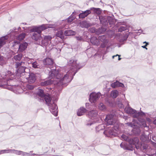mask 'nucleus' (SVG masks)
<instances>
[{"mask_svg": "<svg viewBox=\"0 0 156 156\" xmlns=\"http://www.w3.org/2000/svg\"><path fill=\"white\" fill-rule=\"evenodd\" d=\"M109 47H110L109 46H107L106 50L105 51H104V54H106L107 52L108 51V49L109 48Z\"/></svg>", "mask_w": 156, "mask_h": 156, "instance_id": "e2e57ef3", "label": "nucleus"}, {"mask_svg": "<svg viewBox=\"0 0 156 156\" xmlns=\"http://www.w3.org/2000/svg\"><path fill=\"white\" fill-rule=\"evenodd\" d=\"M90 10L92 11L91 13H94L98 15H100L101 14L102 10L99 8H95L94 7L90 8Z\"/></svg>", "mask_w": 156, "mask_h": 156, "instance_id": "5701e85b", "label": "nucleus"}, {"mask_svg": "<svg viewBox=\"0 0 156 156\" xmlns=\"http://www.w3.org/2000/svg\"><path fill=\"white\" fill-rule=\"evenodd\" d=\"M88 111V110L84 108L81 107L78 110L77 114L78 116H80L83 115L85 113Z\"/></svg>", "mask_w": 156, "mask_h": 156, "instance_id": "aec40b11", "label": "nucleus"}, {"mask_svg": "<svg viewBox=\"0 0 156 156\" xmlns=\"http://www.w3.org/2000/svg\"><path fill=\"white\" fill-rule=\"evenodd\" d=\"M28 44L26 42H24L20 44L18 51L20 52H22L27 48Z\"/></svg>", "mask_w": 156, "mask_h": 156, "instance_id": "a211bd4d", "label": "nucleus"}, {"mask_svg": "<svg viewBox=\"0 0 156 156\" xmlns=\"http://www.w3.org/2000/svg\"><path fill=\"white\" fill-rule=\"evenodd\" d=\"M126 124L128 126L133 128L135 127L136 126V125L134 123H132V122H128Z\"/></svg>", "mask_w": 156, "mask_h": 156, "instance_id": "5fc2aeb1", "label": "nucleus"}, {"mask_svg": "<svg viewBox=\"0 0 156 156\" xmlns=\"http://www.w3.org/2000/svg\"><path fill=\"white\" fill-rule=\"evenodd\" d=\"M55 35L57 37H59L62 39L64 38V34L62 30L58 31L56 33Z\"/></svg>", "mask_w": 156, "mask_h": 156, "instance_id": "2f4dec72", "label": "nucleus"}, {"mask_svg": "<svg viewBox=\"0 0 156 156\" xmlns=\"http://www.w3.org/2000/svg\"><path fill=\"white\" fill-rule=\"evenodd\" d=\"M32 67L36 69L38 68V65L36 61L33 62L32 63Z\"/></svg>", "mask_w": 156, "mask_h": 156, "instance_id": "6e6d98bb", "label": "nucleus"}, {"mask_svg": "<svg viewBox=\"0 0 156 156\" xmlns=\"http://www.w3.org/2000/svg\"><path fill=\"white\" fill-rule=\"evenodd\" d=\"M43 62L44 64L45 65H52L54 64L53 60L49 57H47L44 58L43 60Z\"/></svg>", "mask_w": 156, "mask_h": 156, "instance_id": "2eb2a0df", "label": "nucleus"}, {"mask_svg": "<svg viewBox=\"0 0 156 156\" xmlns=\"http://www.w3.org/2000/svg\"><path fill=\"white\" fill-rule=\"evenodd\" d=\"M152 139L155 142H156V135L153 136L152 137Z\"/></svg>", "mask_w": 156, "mask_h": 156, "instance_id": "774afa93", "label": "nucleus"}, {"mask_svg": "<svg viewBox=\"0 0 156 156\" xmlns=\"http://www.w3.org/2000/svg\"><path fill=\"white\" fill-rule=\"evenodd\" d=\"M22 55L21 54H18L17 55H15L14 56V58L16 60H20L22 57Z\"/></svg>", "mask_w": 156, "mask_h": 156, "instance_id": "79ce46f5", "label": "nucleus"}, {"mask_svg": "<svg viewBox=\"0 0 156 156\" xmlns=\"http://www.w3.org/2000/svg\"><path fill=\"white\" fill-rule=\"evenodd\" d=\"M121 137L122 139H123L124 140H127L128 141V140L129 138V137L125 135L122 134L121 136Z\"/></svg>", "mask_w": 156, "mask_h": 156, "instance_id": "603ef678", "label": "nucleus"}, {"mask_svg": "<svg viewBox=\"0 0 156 156\" xmlns=\"http://www.w3.org/2000/svg\"><path fill=\"white\" fill-rule=\"evenodd\" d=\"M76 39L78 41H81L82 40V38L80 36L76 37Z\"/></svg>", "mask_w": 156, "mask_h": 156, "instance_id": "338daca9", "label": "nucleus"}, {"mask_svg": "<svg viewBox=\"0 0 156 156\" xmlns=\"http://www.w3.org/2000/svg\"><path fill=\"white\" fill-rule=\"evenodd\" d=\"M58 100L57 98L53 99L52 100L53 103H50V105H49V108L50 112L53 115L55 116H57L58 115V106L55 104Z\"/></svg>", "mask_w": 156, "mask_h": 156, "instance_id": "7ed1b4c3", "label": "nucleus"}, {"mask_svg": "<svg viewBox=\"0 0 156 156\" xmlns=\"http://www.w3.org/2000/svg\"><path fill=\"white\" fill-rule=\"evenodd\" d=\"M101 96V93L98 92L96 93L95 92H92L90 95L89 100L91 103H94L98 100Z\"/></svg>", "mask_w": 156, "mask_h": 156, "instance_id": "0eeeda50", "label": "nucleus"}, {"mask_svg": "<svg viewBox=\"0 0 156 156\" xmlns=\"http://www.w3.org/2000/svg\"><path fill=\"white\" fill-rule=\"evenodd\" d=\"M28 83H34L35 80L36 75L35 74L32 73H30L29 76L27 78Z\"/></svg>", "mask_w": 156, "mask_h": 156, "instance_id": "ddd939ff", "label": "nucleus"}, {"mask_svg": "<svg viewBox=\"0 0 156 156\" xmlns=\"http://www.w3.org/2000/svg\"><path fill=\"white\" fill-rule=\"evenodd\" d=\"M128 142L129 144L132 145V146L134 145L136 149H140V146L139 144V140L138 137H130L128 140Z\"/></svg>", "mask_w": 156, "mask_h": 156, "instance_id": "39448f33", "label": "nucleus"}, {"mask_svg": "<svg viewBox=\"0 0 156 156\" xmlns=\"http://www.w3.org/2000/svg\"><path fill=\"white\" fill-rule=\"evenodd\" d=\"M119 92L117 90H115L111 91L110 96L113 98H116L118 96Z\"/></svg>", "mask_w": 156, "mask_h": 156, "instance_id": "473e14b6", "label": "nucleus"}, {"mask_svg": "<svg viewBox=\"0 0 156 156\" xmlns=\"http://www.w3.org/2000/svg\"><path fill=\"white\" fill-rule=\"evenodd\" d=\"M115 131L117 132L114 129L113 126H112V129L108 131L109 134L110 135H115Z\"/></svg>", "mask_w": 156, "mask_h": 156, "instance_id": "a18cd8bd", "label": "nucleus"}, {"mask_svg": "<svg viewBox=\"0 0 156 156\" xmlns=\"http://www.w3.org/2000/svg\"><path fill=\"white\" fill-rule=\"evenodd\" d=\"M125 110L126 113L133 115L135 114L137 112L136 110L133 109L131 107L128 108L126 109H125Z\"/></svg>", "mask_w": 156, "mask_h": 156, "instance_id": "bb28decb", "label": "nucleus"}, {"mask_svg": "<svg viewBox=\"0 0 156 156\" xmlns=\"http://www.w3.org/2000/svg\"><path fill=\"white\" fill-rule=\"evenodd\" d=\"M101 125H100L98 126H96L95 127L96 131L97 132H99L100 130H101L102 129V128H101Z\"/></svg>", "mask_w": 156, "mask_h": 156, "instance_id": "13d9d810", "label": "nucleus"}, {"mask_svg": "<svg viewBox=\"0 0 156 156\" xmlns=\"http://www.w3.org/2000/svg\"><path fill=\"white\" fill-rule=\"evenodd\" d=\"M22 155L23 156H24L25 155H27V156H31L33 155H36V154H30L28 153L25 152H23H23L22 153Z\"/></svg>", "mask_w": 156, "mask_h": 156, "instance_id": "864d4df0", "label": "nucleus"}, {"mask_svg": "<svg viewBox=\"0 0 156 156\" xmlns=\"http://www.w3.org/2000/svg\"><path fill=\"white\" fill-rule=\"evenodd\" d=\"M53 81L50 80L41 82L40 83V85L41 86L46 87V88H48L49 90H51L52 88L48 86L53 83Z\"/></svg>", "mask_w": 156, "mask_h": 156, "instance_id": "9b49d317", "label": "nucleus"}, {"mask_svg": "<svg viewBox=\"0 0 156 156\" xmlns=\"http://www.w3.org/2000/svg\"><path fill=\"white\" fill-rule=\"evenodd\" d=\"M26 68V67L25 66L17 68L16 70L17 74H21L23 73H25Z\"/></svg>", "mask_w": 156, "mask_h": 156, "instance_id": "393cba45", "label": "nucleus"}, {"mask_svg": "<svg viewBox=\"0 0 156 156\" xmlns=\"http://www.w3.org/2000/svg\"><path fill=\"white\" fill-rule=\"evenodd\" d=\"M47 27L48 28H52L54 27V25L52 24H46Z\"/></svg>", "mask_w": 156, "mask_h": 156, "instance_id": "bf43d9fd", "label": "nucleus"}, {"mask_svg": "<svg viewBox=\"0 0 156 156\" xmlns=\"http://www.w3.org/2000/svg\"><path fill=\"white\" fill-rule=\"evenodd\" d=\"M146 120L149 123H150L151 122V120L149 118H146Z\"/></svg>", "mask_w": 156, "mask_h": 156, "instance_id": "69168bd1", "label": "nucleus"}, {"mask_svg": "<svg viewBox=\"0 0 156 156\" xmlns=\"http://www.w3.org/2000/svg\"><path fill=\"white\" fill-rule=\"evenodd\" d=\"M111 86L113 88H115L117 87H124V85L123 83H120L118 81H116L112 83Z\"/></svg>", "mask_w": 156, "mask_h": 156, "instance_id": "b1692460", "label": "nucleus"}, {"mask_svg": "<svg viewBox=\"0 0 156 156\" xmlns=\"http://www.w3.org/2000/svg\"><path fill=\"white\" fill-rule=\"evenodd\" d=\"M99 40L102 43L101 44L100 47L101 48H104L105 47L108 42V40L106 39V36L103 35L98 37Z\"/></svg>", "mask_w": 156, "mask_h": 156, "instance_id": "6e6552de", "label": "nucleus"}, {"mask_svg": "<svg viewBox=\"0 0 156 156\" xmlns=\"http://www.w3.org/2000/svg\"><path fill=\"white\" fill-rule=\"evenodd\" d=\"M25 64V62L23 61L17 62H16V68H17L21 66H24Z\"/></svg>", "mask_w": 156, "mask_h": 156, "instance_id": "4c0bfd02", "label": "nucleus"}, {"mask_svg": "<svg viewBox=\"0 0 156 156\" xmlns=\"http://www.w3.org/2000/svg\"><path fill=\"white\" fill-rule=\"evenodd\" d=\"M148 147V145L147 144H145L144 143L142 144L140 146V148L142 149L143 148V150L147 149Z\"/></svg>", "mask_w": 156, "mask_h": 156, "instance_id": "c03bdc74", "label": "nucleus"}, {"mask_svg": "<svg viewBox=\"0 0 156 156\" xmlns=\"http://www.w3.org/2000/svg\"><path fill=\"white\" fill-rule=\"evenodd\" d=\"M52 37L50 35L45 36L43 38L42 37V39L40 41H39V44H41L43 46H46L48 44L51 42Z\"/></svg>", "mask_w": 156, "mask_h": 156, "instance_id": "20e7f679", "label": "nucleus"}, {"mask_svg": "<svg viewBox=\"0 0 156 156\" xmlns=\"http://www.w3.org/2000/svg\"><path fill=\"white\" fill-rule=\"evenodd\" d=\"M98 107L99 109L101 110H105L106 109V107L103 103H101L98 105Z\"/></svg>", "mask_w": 156, "mask_h": 156, "instance_id": "37998d69", "label": "nucleus"}, {"mask_svg": "<svg viewBox=\"0 0 156 156\" xmlns=\"http://www.w3.org/2000/svg\"><path fill=\"white\" fill-rule=\"evenodd\" d=\"M107 20L108 24L109 23V25H114L116 22V20L115 19L114 16L109 12H108Z\"/></svg>", "mask_w": 156, "mask_h": 156, "instance_id": "423d86ee", "label": "nucleus"}, {"mask_svg": "<svg viewBox=\"0 0 156 156\" xmlns=\"http://www.w3.org/2000/svg\"><path fill=\"white\" fill-rule=\"evenodd\" d=\"M26 35V34L25 33H22L17 36L16 38L18 40L22 41L25 38Z\"/></svg>", "mask_w": 156, "mask_h": 156, "instance_id": "f704fd0d", "label": "nucleus"}, {"mask_svg": "<svg viewBox=\"0 0 156 156\" xmlns=\"http://www.w3.org/2000/svg\"><path fill=\"white\" fill-rule=\"evenodd\" d=\"M7 84L6 85H2V87L3 88L9 90H12V87L11 86H10L8 85L7 84Z\"/></svg>", "mask_w": 156, "mask_h": 156, "instance_id": "49530a36", "label": "nucleus"}, {"mask_svg": "<svg viewBox=\"0 0 156 156\" xmlns=\"http://www.w3.org/2000/svg\"><path fill=\"white\" fill-rule=\"evenodd\" d=\"M4 61V57L0 54V62Z\"/></svg>", "mask_w": 156, "mask_h": 156, "instance_id": "0e129e2a", "label": "nucleus"}, {"mask_svg": "<svg viewBox=\"0 0 156 156\" xmlns=\"http://www.w3.org/2000/svg\"><path fill=\"white\" fill-rule=\"evenodd\" d=\"M44 100L45 101L46 104L48 106H49V105H50V103H53L51 98L48 96H45L44 97Z\"/></svg>", "mask_w": 156, "mask_h": 156, "instance_id": "c756f323", "label": "nucleus"}, {"mask_svg": "<svg viewBox=\"0 0 156 156\" xmlns=\"http://www.w3.org/2000/svg\"><path fill=\"white\" fill-rule=\"evenodd\" d=\"M128 29L126 25L124 26H121L118 29V31L119 32H122L123 31L126 30Z\"/></svg>", "mask_w": 156, "mask_h": 156, "instance_id": "a19ab883", "label": "nucleus"}, {"mask_svg": "<svg viewBox=\"0 0 156 156\" xmlns=\"http://www.w3.org/2000/svg\"><path fill=\"white\" fill-rule=\"evenodd\" d=\"M31 35V38L36 41L39 42L42 39V37L40 33H33Z\"/></svg>", "mask_w": 156, "mask_h": 156, "instance_id": "f8f14e48", "label": "nucleus"}, {"mask_svg": "<svg viewBox=\"0 0 156 156\" xmlns=\"http://www.w3.org/2000/svg\"><path fill=\"white\" fill-rule=\"evenodd\" d=\"M75 16H72L71 15L67 19L63 20L62 21H67L68 23H70L71 22L73 21V20L75 19Z\"/></svg>", "mask_w": 156, "mask_h": 156, "instance_id": "58836bf2", "label": "nucleus"}, {"mask_svg": "<svg viewBox=\"0 0 156 156\" xmlns=\"http://www.w3.org/2000/svg\"><path fill=\"white\" fill-rule=\"evenodd\" d=\"M149 44V43H147L144 46H142V47L144 48H145V49L147 50V48L146 47Z\"/></svg>", "mask_w": 156, "mask_h": 156, "instance_id": "680f3d73", "label": "nucleus"}, {"mask_svg": "<svg viewBox=\"0 0 156 156\" xmlns=\"http://www.w3.org/2000/svg\"><path fill=\"white\" fill-rule=\"evenodd\" d=\"M8 38V37L7 36H2L0 37V41H2V42H3V43H5L4 41L7 39Z\"/></svg>", "mask_w": 156, "mask_h": 156, "instance_id": "09e8293b", "label": "nucleus"}, {"mask_svg": "<svg viewBox=\"0 0 156 156\" xmlns=\"http://www.w3.org/2000/svg\"><path fill=\"white\" fill-rule=\"evenodd\" d=\"M11 153H14L18 155H20L22 154V151H18L14 149H12Z\"/></svg>", "mask_w": 156, "mask_h": 156, "instance_id": "ea45409f", "label": "nucleus"}, {"mask_svg": "<svg viewBox=\"0 0 156 156\" xmlns=\"http://www.w3.org/2000/svg\"><path fill=\"white\" fill-rule=\"evenodd\" d=\"M80 26L82 28H87L91 26L90 23L86 21H81L79 23Z\"/></svg>", "mask_w": 156, "mask_h": 156, "instance_id": "4be33fe9", "label": "nucleus"}, {"mask_svg": "<svg viewBox=\"0 0 156 156\" xmlns=\"http://www.w3.org/2000/svg\"><path fill=\"white\" fill-rule=\"evenodd\" d=\"M75 34V32L71 30H66L64 32V34L66 36L74 35Z\"/></svg>", "mask_w": 156, "mask_h": 156, "instance_id": "cd10ccee", "label": "nucleus"}, {"mask_svg": "<svg viewBox=\"0 0 156 156\" xmlns=\"http://www.w3.org/2000/svg\"><path fill=\"white\" fill-rule=\"evenodd\" d=\"M12 149L3 150L1 151V154L4 153H11Z\"/></svg>", "mask_w": 156, "mask_h": 156, "instance_id": "de8ad7c7", "label": "nucleus"}, {"mask_svg": "<svg viewBox=\"0 0 156 156\" xmlns=\"http://www.w3.org/2000/svg\"><path fill=\"white\" fill-rule=\"evenodd\" d=\"M82 12L79 15V17L80 19L84 18L92 12V11H90V9L84 11H82Z\"/></svg>", "mask_w": 156, "mask_h": 156, "instance_id": "4468645a", "label": "nucleus"}, {"mask_svg": "<svg viewBox=\"0 0 156 156\" xmlns=\"http://www.w3.org/2000/svg\"><path fill=\"white\" fill-rule=\"evenodd\" d=\"M100 23L103 26H106L108 25V23L107 20V16H100L99 17Z\"/></svg>", "mask_w": 156, "mask_h": 156, "instance_id": "f3484780", "label": "nucleus"}, {"mask_svg": "<svg viewBox=\"0 0 156 156\" xmlns=\"http://www.w3.org/2000/svg\"><path fill=\"white\" fill-rule=\"evenodd\" d=\"M145 113L143 112V111H141L140 112H136V113L133 115V117L134 118H139V117H143L145 116Z\"/></svg>", "mask_w": 156, "mask_h": 156, "instance_id": "c85d7f7f", "label": "nucleus"}, {"mask_svg": "<svg viewBox=\"0 0 156 156\" xmlns=\"http://www.w3.org/2000/svg\"><path fill=\"white\" fill-rule=\"evenodd\" d=\"M10 34L11 35L15 36L18 33H21L22 30L21 27H19L18 29H16V27H14L13 29L10 30Z\"/></svg>", "mask_w": 156, "mask_h": 156, "instance_id": "6ab92c4d", "label": "nucleus"}, {"mask_svg": "<svg viewBox=\"0 0 156 156\" xmlns=\"http://www.w3.org/2000/svg\"><path fill=\"white\" fill-rule=\"evenodd\" d=\"M90 42L93 45L98 46L100 44V41L96 37L91 36L90 39Z\"/></svg>", "mask_w": 156, "mask_h": 156, "instance_id": "dca6fc26", "label": "nucleus"}, {"mask_svg": "<svg viewBox=\"0 0 156 156\" xmlns=\"http://www.w3.org/2000/svg\"><path fill=\"white\" fill-rule=\"evenodd\" d=\"M27 88L30 90H32L34 89V86L30 84H28L26 86Z\"/></svg>", "mask_w": 156, "mask_h": 156, "instance_id": "8fccbe9b", "label": "nucleus"}, {"mask_svg": "<svg viewBox=\"0 0 156 156\" xmlns=\"http://www.w3.org/2000/svg\"><path fill=\"white\" fill-rule=\"evenodd\" d=\"M105 121L107 126L111 125L113 126L114 129L116 131H118L119 130V125L117 123L114 121L113 116L112 115H106Z\"/></svg>", "mask_w": 156, "mask_h": 156, "instance_id": "f03ea898", "label": "nucleus"}, {"mask_svg": "<svg viewBox=\"0 0 156 156\" xmlns=\"http://www.w3.org/2000/svg\"><path fill=\"white\" fill-rule=\"evenodd\" d=\"M140 130L139 128H135L133 129L132 132L133 134L136 136H139L140 133Z\"/></svg>", "mask_w": 156, "mask_h": 156, "instance_id": "c9c22d12", "label": "nucleus"}, {"mask_svg": "<svg viewBox=\"0 0 156 156\" xmlns=\"http://www.w3.org/2000/svg\"><path fill=\"white\" fill-rule=\"evenodd\" d=\"M88 113L87 115L89 118L90 119H94L98 115V113L97 111L94 110H92L90 111H88Z\"/></svg>", "mask_w": 156, "mask_h": 156, "instance_id": "412c9836", "label": "nucleus"}, {"mask_svg": "<svg viewBox=\"0 0 156 156\" xmlns=\"http://www.w3.org/2000/svg\"><path fill=\"white\" fill-rule=\"evenodd\" d=\"M30 32L38 33V27L37 26H33L30 27Z\"/></svg>", "mask_w": 156, "mask_h": 156, "instance_id": "e433bc0d", "label": "nucleus"}, {"mask_svg": "<svg viewBox=\"0 0 156 156\" xmlns=\"http://www.w3.org/2000/svg\"><path fill=\"white\" fill-rule=\"evenodd\" d=\"M36 95L38 97V101L40 102H43L44 97L45 96L44 90L41 89H39L36 93Z\"/></svg>", "mask_w": 156, "mask_h": 156, "instance_id": "1a4fd4ad", "label": "nucleus"}, {"mask_svg": "<svg viewBox=\"0 0 156 156\" xmlns=\"http://www.w3.org/2000/svg\"><path fill=\"white\" fill-rule=\"evenodd\" d=\"M86 108L87 110H88L89 111V110L90 109V107L91 106L90 105L89 103H86L85 104Z\"/></svg>", "mask_w": 156, "mask_h": 156, "instance_id": "052dcab7", "label": "nucleus"}, {"mask_svg": "<svg viewBox=\"0 0 156 156\" xmlns=\"http://www.w3.org/2000/svg\"><path fill=\"white\" fill-rule=\"evenodd\" d=\"M129 36V35L128 34H126L124 36L122 39L123 41H126L128 37Z\"/></svg>", "mask_w": 156, "mask_h": 156, "instance_id": "4d7b16f0", "label": "nucleus"}, {"mask_svg": "<svg viewBox=\"0 0 156 156\" xmlns=\"http://www.w3.org/2000/svg\"><path fill=\"white\" fill-rule=\"evenodd\" d=\"M138 121L141 123L142 127H147V126L146 123V121L144 119L141 118H138Z\"/></svg>", "mask_w": 156, "mask_h": 156, "instance_id": "7c9ffc66", "label": "nucleus"}, {"mask_svg": "<svg viewBox=\"0 0 156 156\" xmlns=\"http://www.w3.org/2000/svg\"><path fill=\"white\" fill-rule=\"evenodd\" d=\"M20 41H19L17 40L14 41L13 42L12 46L14 47V46L16 44H20Z\"/></svg>", "mask_w": 156, "mask_h": 156, "instance_id": "3c124183", "label": "nucleus"}, {"mask_svg": "<svg viewBox=\"0 0 156 156\" xmlns=\"http://www.w3.org/2000/svg\"><path fill=\"white\" fill-rule=\"evenodd\" d=\"M120 147L124 150L132 151L133 149V147L131 144H128L127 143L122 142L120 144Z\"/></svg>", "mask_w": 156, "mask_h": 156, "instance_id": "9d476101", "label": "nucleus"}, {"mask_svg": "<svg viewBox=\"0 0 156 156\" xmlns=\"http://www.w3.org/2000/svg\"><path fill=\"white\" fill-rule=\"evenodd\" d=\"M106 30V29L103 27H101L98 28L96 31V33L97 34H99L104 32Z\"/></svg>", "mask_w": 156, "mask_h": 156, "instance_id": "72a5a7b5", "label": "nucleus"}, {"mask_svg": "<svg viewBox=\"0 0 156 156\" xmlns=\"http://www.w3.org/2000/svg\"><path fill=\"white\" fill-rule=\"evenodd\" d=\"M77 61L75 57L72 58L68 60L66 67L70 69L66 74L59 73L58 70L55 69L51 70L49 72V77L51 79H57L58 83L60 84L65 86H67L73 79L75 74L83 67L80 63H77Z\"/></svg>", "mask_w": 156, "mask_h": 156, "instance_id": "f257e3e1", "label": "nucleus"}, {"mask_svg": "<svg viewBox=\"0 0 156 156\" xmlns=\"http://www.w3.org/2000/svg\"><path fill=\"white\" fill-rule=\"evenodd\" d=\"M37 27L38 33H40L41 34V32L43 31H44L47 29V27L46 24H42L41 25L37 26Z\"/></svg>", "mask_w": 156, "mask_h": 156, "instance_id": "a878e982", "label": "nucleus"}]
</instances>
